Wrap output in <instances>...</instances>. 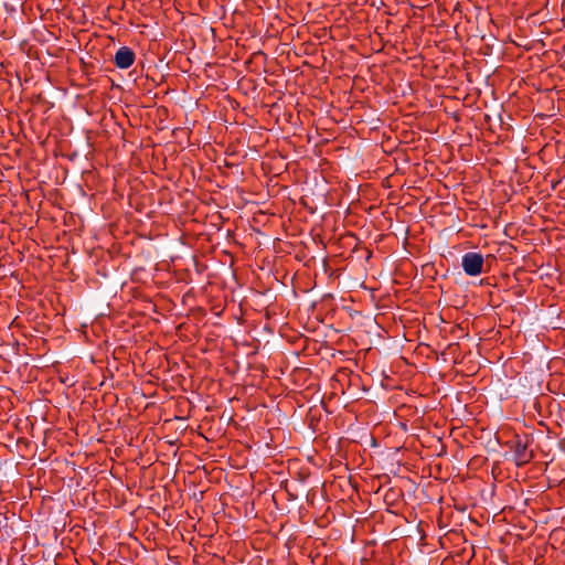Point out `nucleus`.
<instances>
[{
    "instance_id": "obj_1",
    "label": "nucleus",
    "mask_w": 565,
    "mask_h": 565,
    "mask_svg": "<svg viewBox=\"0 0 565 565\" xmlns=\"http://www.w3.org/2000/svg\"><path fill=\"white\" fill-rule=\"evenodd\" d=\"M308 110V108H305L303 111L297 110L295 113L290 108H269L268 114L275 117L276 124L285 129L286 125L298 126L301 122V115L307 116Z\"/></svg>"
},
{
    "instance_id": "obj_2",
    "label": "nucleus",
    "mask_w": 565,
    "mask_h": 565,
    "mask_svg": "<svg viewBox=\"0 0 565 565\" xmlns=\"http://www.w3.org/2000/svg\"><path fill=\"white\" fill-rule=\"evenodd\" d=\"M509 447L513 451V459L518 467L529 463L534 458L533 451L529 450L527 441H523L520 437L511 440Z\"/></svg>"
},
{
    "instance_id": "obj_3",
    "label": "nucleus",
    "mask_w": 565,
    "mask_h": 565,
    "mask_svg": "<svg viewBox=\"0 0 565 565\" xmlns=\"http://www.w3.org/2000/svg\"><path fill=\"white\" fill-rule=\"evenodd\" d=\"M484 259L482 254L468 252L462 256L461 266L468 276H478L483 271Z\"/></svg>"
},
{
    "instance_id": "obj_4",
    "label": "nucleus",
    "mask_w": 565,
    "mask_h": 565,
    "mask_svg": "<svg viewBox=\"0 0 565 565\" xmlns=\"http://www.w3.org/2000/svg\"><path fill=\"white\" fill-rule=\"evenodd\" d=\"M135 52L128 46H121L115 54L114 63L118 68L127 70L135 63Z\"/></svg>"
},
{
    "instance_id": "obj_5",
    "label": "nucleus",
    "mask_w": 565,
    "mask_h": 565,
    "mask_svg": "<svg viewBox=\"0 0 565 565\" xmlns=\"http://www.w3.org/2000/svg\"><path fill=\"white\" fill-rule=\"evenodd\" d=\"M550 109L552 110V113H551V114L537 113V114H535V117L544 118V117H553V116H556L555 107H552V108H550Z\"/></svg>"
},
{
    "instance_id": "obj_6",
    "label": "nucleus",
    "mask_w": 565,
    "mask_h": 565,
    "mask_svg": "<svg viewBox=\"0 0 565 565\" xmlns=\"http://www.w3.org/2000/svg\"><path fill=\"white\" fill-rule=\"evenodd\" d=\"M450 116L455 119V120H459V111L458 109L454 110L452 113H450Z\"/></svg>"
},
{
    "instance_id": "obj_7",
    "label": "nucleus",
    "mask_w": 565,
    "mask_h": 565,
    "mask_svg": "<svg viewBox=\"0 0 565 565\" xmlns=\"http://www.w3.org/2000/svg\"><path fill=\"white\" fill-rule=\"evenodd\" d=\"M255 109H256V108H248V110H250V111H253V110H255ZM245 110H247V108H246V107H243V108H242V111H243L244 114H245ZM246 115H249V114H248V113H246Z\"/></svg>"
},
{
    "instance_id": "obj_8",
    "label": "nucleus",
    "mask_w": 565,
    "mask_h": 565,
    "mask_svg": "<svg viewBox=\"0 0 565 565\" xmlns=\"http://www.w3.org/2000/svg\"><path fill=\"white\" fill-rule=\"evenodd\" d=\"M109 111L111 113V115H113V116H115V115H114V109H113V108H109Z\"/></svg>"
}]
</instances>
